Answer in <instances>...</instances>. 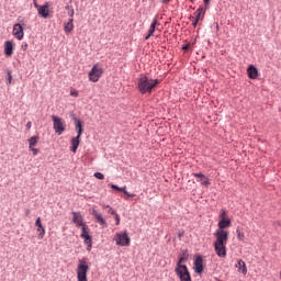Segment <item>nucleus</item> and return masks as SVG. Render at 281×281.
<instances>
[{"label": "nucleus", "instance_id": "34", "mask_svg": "<svg viewBox=\"0 0 281 281\" xmlns=\"http://www.w3.org/2000/svg\"><path fill=\"white\" fill-rule=\"evenodd\" d=\"M125 194H126V196H128V198H133V196H135V194H133V193H128V191H126V187H124V191H123Z\"/></svg>", "mask_w": 281, "mask_h": 281}, {"label": "nucleus", "instance_id": "21", "mask_svg": "<svg viewBox=\"0 0 281 281\" xmlns=\"http://www.w3.org/2000/svg\"><path fill=\"white\" fill-rule=\"evenodd\" d=\"M247 74L251 80H256V78H258V69L254 65L248 67Z\"/></svg>", "mask_w": 281, "mask_h": 281}, {"label": "nucleus", "instance_id": "31", "mask_svg": "<svg viewBox=\"0 0 281 281\" xmlns=\"http://www.w3.org/2000/svg\"><path fill=\"white\" fill-rule=\"evenodd\" d=\"M95 179H100L101 181L104 179V175L102 172L94 173Z\"/></svg>", "mask_w": 281, "mask_h": 281}, {"label": "nucleus", "instance_id": "6", "mask_svg": "<svg viewBox=\"0 0 281 281\" xmlns=\"http://www.w3.org/2000/svg\"><path fill=\"white\" fill-rule=\"evenodd\" d=\"M176 273L180 281H192L188 266L176 265Z\"/></svg>", "mask_w": 281, "mask_h": 281}, {"label": "nucleus", "instance_id": "41", "mask_svg": "<svg viewBox=\"0 0 281 281\" xmlns=\"http://www.w3.org/2000/svg\"><path fill=\"white\" fill-rule=\"evenodd\" d=\"M29 214H31L30 210L25 211V216H27Z\"/></svg>", "mask_w": 281, "mask_h": 281}, {"label": "nucleus", "instance_id": "12", "mask_svg": "<svg viewBox=\"0 0 281 281\" xmlns=\"http://www.w3.org/2000/svg\"><path fill=\"white\" fill-rule=\"evenodd\" d=\"M72 223H75L76 227H85L87 225L85 223V217H82V214L80 212H72Z\"/></svg>", "mask_w": 281, "mask_h": 281}, {"label": "nucleus", "instance_id": "11", "mask_svg": "<svg viewBox=\"0 0 281 281\" xmlns=\"http://www.w3.org/2000/svg\"><path fill=\"white\" fill-rule=\"evenodd\" d=\"M12 34H13L14 38H16L18 41H23V37L25 36L23 25H21L20 23L14 24Z\"/></svg>", "mask_w": 281, "mask_h": 281}, {"label": "nucleus", "instance_id": "25", "mask_svg": "<svg viewBox=\"0 0 281 281\" xmlns=\"http://www.w3.org/2000/svg\"><path fill=\"white\" fill-rule=\"evenodd\" d=\"M36 144H38L37 136H33L29 139V148H34V146H36Z\"/></svg>", "mask_w": 281, "mask_h": 281}, {"label": "nucleus", "instance_id": "28", "mask_svg": "<svg viewBox=\"0 0 281 281\" xmlns=\"http://www.w3.org/2000/svg\"><path fill=\"white\" fill-rule=\"evenodd\" d=\"M110 187L112 188V190H117V192H124V187L120 188L115 184H110Z\"/></svg>", "mask_w": 281, "mask_h": 281}, {"label": "nucleus", "instance_id": "32", "mask_svg": "<svg viewBox=\"0 0 281 281\" xmlns=\"http://www.w3.org/2000/svg\"><path fill=\"white\" fill-rule=\"evenodd\" d=\"M70 95H72V98H78V90H70Z\"/></svg>", "mask_w": 281, "mask_h": 281}, {"label": "nucleus", "instance_id": "36", "mask_svg": "<svg viewBox=\"0 0 281 281\" xmlns=\"http://www.w3.org/2000/svg\"><path fill=\"white\" fill-rule=\"evenodd\" d=\"M26 128H27V131H30V128H32V121H29V122L26 123Z\"/></svg>", "mask_w": 281, "mask_h": 281}, {"label": "nucleus", "instance_id": "22", "mask_svg": "<svg viewBox=\"0 0 281 281\" xmlns=\"http://www.w3.org/2000/svg\"><path fill=\"white\" fill-rule=\"evenodd\" d=\"M64 32L65 34H70V32H74V18L69 19L68 22L64 23Z\"/></svg>", "mask_w": 281, "mask_h": 281}, {"label": "nucleus", "instance_id": "7", "mask_svg": "<svg viewBox=\"0 0 281 281\" xmlns=\"http://www.w3.org/2000/svg\"><path fill=\"white\" fill-rule=\"evenodd\" d=\"M114 240L115 244L119 245V247H128V245H131V237H128V234L126 232L116 233Z\"/></svg>", "mask_w": 281, "mask_h": 281}, {"label": "nucleus", "instance_id": "40", "mask_svg": "<svg viewBox=\"0 0 281 281\" xmlns=\"http://www.w3.org/2000/svg\"><path fill=\"white\" fill-rule=\"evenodd\" d=\"M161 3H170V0H160Z\"/></svg>", "mask_w": 281, "mask_h": 281}, {"label": "nucleus", "instance_id": "23", "mask_svg": "<svg viewBox=\"0 0 281 281\" xmlns=\"http://www.w3.org/2000/svg\"><path fill=\"white\" fill-rule=\"evenodd\" d=\"M236 268L243 273V276H247V265L245 261H243V259L238 260Z\"/></svg>", "mask_w": 281, "mask_h": 281}, {"label": "nucleus", "instance_id": "42", "mask_svg": "<svg viewBox=\"0 0 281 281\" xmlns=\"http://www.w3.org/2000/svg\"><path fill=\"white\" fill-rule=\"evenodd\" d=\"M74 14H75L74 9H71L70 16H74Z\"/></svg>", "mask_w": 281, "mask_h": 281}, {"label": "nucleus", "instance_id": "9", "mask_svg": "<svg viewBox=\"0 0 281 281\" xmlns=\"http://www.w3.org/2000/svg\"><path fill=\"white\" fill-rule=\"evenodd\" d=\"M103 70L99 65H94L92 69L89 71L88 77L90 82H98L102 77Z\"/></svg>", "mask_w": 281, "mask_h": 281}, {"label": "nucleus", "instance_id": "10", "mask_svg": "<svg viewBox=\"0 0 281 281\" xmlns=\"http://www.w3.org/2000/svg\"><path fill=\"white\" fill-rule=\"evenodd\" d=\"M35 8L37 9V13L42 19H48L49 18V3L45 2L43 5L35 4Z\"/></svg>", "mask_w": 281, "mask_h": 281}, {"label": "nucleus", "instance_id": "33", "mask_svg": "<svg viewBox=\"0 0 281 281\" xmlns=\"http://www.w3.org/2000/svg\"><path fill=\"white\" fill-rule=\"evenodd\" d=\"M29 149L33 151L34 156L38 155V153H40V150L37 148H34V147H31Z\"/></svg>", "mask_w": 281, "mask_h": 281}, {"label": "nucleus", "instance_id": "20", "mask_svg": "<svg viewBox=\"0 0 281 281\" xmlns=\"http://www.w3.org/2000/svg\"><path fill=\"white\" fill-rule=\"evenodd\" d=\"M189 256L190 255L188 254V250H182L178 257L177 265H179L180 267H186V265H183V262H186L188 260Z\"/></svg>", "mask_w": 281, "mask_h": 281}, {"label": "nucleus", "instance_id": "19", "mask_svg": "<svg viewBox=\"0 0 281 281\" xmlns=\"http://www.w3.org/2000/svg\"><path fill=\"white\" fill-rule=\"evenodd\" d=\"M157 25H159V21L157 20V18H155L150 24V27L148 30L147 36L145 37V41H148V38H150V36H153L155 34V30H156Z\"/></svg>", "mask_w": 281, "mask_h": 281}, {"label": "nucleus", "instance_id": "1", "mask_svg": "<svg viewBox=\"0 0 281 281\" xmlns=\"http://www.w3.org/2000/svg\"><path fill=\"white\" fill-rule=\"evenodd\" d=\"M215 241L213 243L214 251L218 258L227 257V240H229L228 232H220L214 234Z\"/></svg>", "mask_w": 281, "mask_h": 281}, {"label": "nucleus", "instance_id": "24", "mask_svg": "<svg viewBox=\"0 0 281 281\" xmlns=\"http://www.w3.org/2000/svg\"><path fill=\"white\" fill-rule=\"evenodd\" d=\"M205 14V9L203 7H200L194 13H193V19L195 21H201V15Z\"/></svg>", "mask_w": 281, "mask_h": 281}, {"label": "nucleus", "instance_id": "18", "mask_svg": "<svg viewBox=\"0 0 281 281\" xmlns=\"http://www.w3.org/2000/svg\"><path fill=\"white\" fill-rule=\"evenodd\" d=\"M4 54L7 56H12L14 54V42L12 41H7L4 43Z\"/></svg>", "mask_w": 281, "mask_h": 281}, {"label": "nucleus", "instance_id": "26", "mask_svg": "<svg viewBox=\"0 0 281 281\" xmlns=\"http://www.w3.org/2000/svg\"><path fill=\"white\" fill-rule=\"evenodd\" d=\"M224 220H227V211L222 209L220 211V221H224Z\"/></svg>", "mask_w": 281, "mask_h": 281}, {"label": "nucleus", "instance_id": "5", "mask_svg": "<svg viewBox=\"0 0 281 281\" xmlns=\"http://www.w3.org/2000/svg\"><path fill=\"white\" fill-rule=\"evenodd\" d=\"M53 128L57 135H63L67 128V124L63 119L56 115H52Z\"/></svg>", "mask_w": 281, "mask_h": 281}, {"label": "nucleus", "instance_id": "43", "mask_svg": "<svg viewBox=\"0 0 281 281\" xmlns=\"http://www.w3.org/2000/svg\"><path fill=\"white\" fill-rule=\"evenodd\" d=\"M217 30H218V24L216 25Z\"/></svg>", "mask_w": 281, "mask_h": 281}, {"label": "nucleus", "instance_id": "13", "mask_svg": "<svg viewBox=\"0 0 281 281\" xmlns=\"http://www.w3.org/2000/svg\"><path fill=\"white\" fill-rule=\"evenodd\" d=\"M192 176L195 177V179H198V183H201V186H204L205 188L212 184V182H210V178H207L203 173H192Z\"/></svg>", "mask_w": 281, "mask_h": 281}, {"label": "nucleus", "instance_id": "15", "mask_svg": "<svg viewBox=\"0 0 281 281\" xmlns=\"http://www.w3.org/2000/svg\"><path fill=\"white\" fill-rule=\"evenodd\" d=\"M193 269H194L195 273H199V274L203 273V257L202 256L195 257L194 262H193Z\"/></svg>", "mask_w": 281, "mask_h": 281}, {"label": "nucleus", "instance_id": "37", "mask_svg": "<svg viewBox=\"0 0 281 281\" xmlns=\"http://www.w3.org/2000/svg\"><path fill=\"white\" fill-rule=\"evenodd\" d=\"M189 47H190V45H184L183 47H182V49L184 50V52H188V49H189Z\"/></svg>", "mask_w": 281, "mask_h": 281}, {"label": "nucleus", "instance_id": "27", "mask_svg": "<svg viewBox=\"0 0 281 281\" xmlns=\"http://www.w3.org/2000/svg\"><path fill=\"white\" fill-rule=\"evenodd\" d=\"M236 232L238 240H245V233L240 232V229H237Z\"/></svg>", "mask_w": 281, "mask_h": 281}, {"label": "nucleus", "instance_id": "35", "mask_svg": "<svg viewBox=\"0 0 281 281\" xmlns=\"http://www.w3.org/2000/svg\"><path fill=\"white\" fill-rule=\"evenodd\" d=\"M114 220L116 221V225H120V214H114Z\"/></svg>", "mask_w": 281, "mask_h": 281}, {"label": "nucleus", "instance_id": "39", "mask_svg": "<svg viewBox=\"0 0 281 281\" xmlns=\"http://www.w3.org/2000/svg\"><path fill=\"white\" fill-rule=\"evenodd\" d=\"M204 1V5H210V0H203Z\"/></svg>", "mask_w": 281, "mask_h": 281}, {"label": "nucleus", "instance_id": "3", "mask_svg": "<svg viewBox=\"0 0 281 281\" xmlns=\"http://www.w3.org/2000/svg\"><path fill=\"white\" fill-rule=\"evenodd\" d=\"M75 128L77 132V136L72 137L70 140V150L71 153H77L78 146H80V137H82V121L80 120H75Z\"/></svg>", "mask_w": 281, "mask_h": 281}, {"label": "nucleus", "instance_id": "2", "mask_svg": "<svg viewBox=\"0 0 281 281\" xmlns=\"http://www.w3.org/2000/svg\"><path fill=\"white\" fill-rule=\"evenodd\" d=\"M159 85L158 79H150L147 76L143 75L137 78L136 89L142 93V95L153 93V89Z\"/></svg>", "mask_w": 281, "mask_h": 281}, {"label": "nucleus", "instance_id": "29", "mask_svg": "<svg viewBox=\"0 0 281 281\" xmlns=\"http://www.w3.org/2000/svg\"><path fill=\"white\" fill-rule=\"evenodd\" d=\"M103 207H108L109 210H108V213L109 214H112L113 216L115 215V214H117V212H115V210H113V207H110L109 205H103Z\"/></svg>", "mask_w": 281, "mask_h": 281}, {"label": "nucleus", "instance_id": "14", "mask_svg": "<svg viewBox=\"0 0 281 281\" xmlns=\"http://www.w3.org/2000/svg\"><path fill=\"white\" fill-rule=\"evenodd\" d=\"M89 212L92 216H94V218H95L97 223H99V225H102V227H106V220H104V217H102V214H100L95 209H90Z\"/></svg>", "mask_w": 281, "mask_h": 281}, {"label": "nucleus", "instance_id": "38", "mask_svg": "<svg viewBox=\"0 0 281 281\" xmlns=\"http://www.w3.org/2000/svg\"><path fill=\"white\" fill-rule=\"evenodd\" d=\"M192 25H193V27H196V25H199V21L194 20Z\"/></svg>", "mask_w": 281, "mask_h": 281}, {"label": "nucleus", "instance_id": "16", "mask_svg": "<svg viewBox=\"0 0 281 281\" xmlns=\"http://www.w3.org/2000/svg\"><path fill=\"white\" fill-rule=\"evenodd\" d=\"M232 225V221L228 220H220L218 224H217V229L214 234H218L220 232H227L225 229H227V227H229Z\"/></svg>", "mask_w": 281, "mask_h": 281}, {"label": "nucleus", "instance_id": "30", "mask_svg": "<svg viewBox=\"0 0 281 281\" xmlns=\"http://www.w3.org/2000/svg\"><path fill=\"white\" fill-rule=\"evenodd\" d=\"M7 85H12V71H8Z\"/></svg>", "mask_w": 281, "mask_h": 281}, {"label": "nucleus", "instance_id": "4", "mask_svg": "<svg viewBox=\"0 0 281 281\" xmlns=\"http://www.w3.org/2000/svg\"><path fill=\"white\" fill-rule=\"evenodd\" d=\"M87 273H89V265L87 263V258L79 259L77 266V280L89 281L87 280Z\"/></svg>", "mask_w": 281, "mask_h": 281}, {"label": "nucleus", "instance_id": "8", "mask_svg": "<svg viewBox=\"0 0 281 281\" xmlns=\"http://www.w3.org/2000/svg\"><path fill=\"white\" fill-rule=\"evenodd\" d=\"M81 238L85 240V245H87V251H91V247H93V239L91 238V235H89V226L83 225L81 227Z\"/></svg>", "mask_w": 281, "mask_h": 281}, {"label": "nucleus", "instance_id": "17", "mask_svg": "<svg viewBox=\"0 0 281 281\" xmlns=\"http://www.w3.org/2000/svg\"><path fill=\"white\" fill-rule=\"evenodd\" d=\"M35 226L37 227V238L40 240H43L45 238V227L43 226V223L41 222V217H37L35 221Z\"/></svg>", "mask_w": 281, "mask_h": 281}]
</instances>
